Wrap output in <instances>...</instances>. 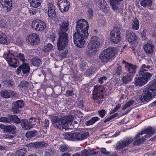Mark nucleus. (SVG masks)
<instances>
[{"instance_id":"1","label":"nucleus","mask_w":156,"mask_h":156,"mask_svg":"<svg viewBox=\"0 0 156 156\" xmlns=\"http://www.w3.org/2000/svg\"><path fill=\"white\" fill-rule=\"evenodd\" d=\"M88 22L84 19L78 20L76 22V32L73 34V41L77 47L82 48L86 44V41L89 36Z\"/></svg>"},{"instance_id":"2","label":"nucleus","mask_w":156,"mask_h":156,"mask_svg":"<svg viewBox=\"0 0 156 156\" xmlns=\"http://www.w3.org/2000/svg\"><path fill=\"white\" fill-rule=\"evenodd\" d=\"M12 48L14 47H12L8 49L3 56L10 66L16 68L19 65L18 59L22 61L23 63L25 62L26 59L23 54L21 53H19L18 54H15L12 51Z\"/></svg>"},{"instance_id":"3","label":"nucleus","mask_w":156,"mask_h":156,"mask_svg":"<svg viewBox=\"0 0 156 156\" xmlns=\"http://www.w3.org/2000/svg\"><path fill=\"white\" fill-rule=\"evenodd\" d=\"M150 68L149 65L143 64L139 70V76L135 78L134 83L136 86L141 87L145 84L150 79L152 74L148 72Z\"/></svg>"},{"instance_id":"4","label":"nucleus","mask_w":156,"mask_h":156,"mask_svg":"<svg viewBox=\"0 0 156 156\" xmlns=\"http://www.w3.org/2000/svg\"><path fill=\"white\" fill-rule=\"evenodd\" d=\"M73 116L72 115L60 117L52 115L51 116V120L53 126L57 129L62 130L65 128V125L68 122H71Z\"/></svg>"},{"instance_id":"5","label":"nucleus","mask_w":156,"mask_h":156,"mask_svg":"<svg viewBox=\"0 0 156 156\" xmlns=\"http://www.w3.org/2000/svg\"><path fill=\"white\" fill-rule=\"evenodd\" d=\"M156 95V82L149 84L144 91L140 100L142 102L147 103L150 101L152 98Z\"/></svg>"},{"instance_id":"6","label":"nucleus","mask_w":156,"mask_h":156,"mask_svg":"<svg viewBox=\"0 0 156 156\" xmlns=\"http://www.w3.org/2000/svg\"><path fill=\"white\" fill-rule=\"evenodd\" d=\"M117 52V50L115 48L109 47L102 52L99 58L102 62L106 63L111 59L113 58Z\"/></svg>"},{"instance_id":"7","label":"nucleus","mask_w":156,"mask_h":156,"mask_svg":"<svg viewBox=\"0 0 156 156\" xmlns=\"http://www.w3.org/2000/svg\"><path fill=\"white\" fill-rule=\"evenodd\" d=\"M89 136L88 132L77 131L74 133L70 132L65 134L66 140L72 141L82 140L87 138Z\"/></svg>"},{"instance_id":"8","label":"nucleus","mask_w":156,"mask_h":156,"mask_svg":"<svg viewBox=\"0 0 156 156\" xmlns=\"http://www.w3.org/2000/svg\"><path fill=\"white\" fill-rule=\"evenodd\" d=\"M105 91L103 86L99 85L94 86L92 95L93 98L95 100L96 102L100 104L103 101L104 92Z\"/></svg>"},{"instance_id":"9","label":"nucleus","mask_w":156,"mask_h":156,"mask_svg":"<svg viewBox=\"0 0 156 156\" xmlns=\"http://www.w3.org/2000/svg\"><path fill=\"white\" fill-rule=\"evenodd\" d=\"M59 36L57 42L58 49L63 50L68 45L69 40L68 35L67 33L58 34Z\"/></svg>"},{"instance_id":"10","label":"nucleus","mask_w":156,"mask_h":156,"mask_svg":"<svg viewBox=\"0 0 156 156\" xmlns=\"http://www.w3.org/2000/svg\"><path fill=\"white\" fill-rule=\"evenodd\" d=\"M110 37L111 41L113 43L116 44L119 42L122 39L120 29L117 27H114L110 32Z\"/></svg>"},{"instance_id":"11","label":"nucleus","mask_w":156,"mask_h":156,"mask_svg":"<svg viewBox=\"0 0 156 156\" xmlns=\"http://www.w3.org/2000/svg\"><path fill=\"white\" fill-rule=\"evenodd\" d=\"M100 39L98 37L92 36L89 43L87 47L88 49H92L94 51L97 50L100 46Z\"/></svg>"},{"instance_id":"12","label":"nucleus","mask_w":156,"mask_h":156,"mask_svg":"<svg viewBox=\"0 0 156 156\" xmlns=\"http://www.w3.org/2000/svg\"><path fill=\"white\" fill-rule=\"evenodd\" d=\"M31 26L32 29L37 31L43 30L46 28L45 23L41 20H34L32 21Z\"/></svg>"},{"instance_id":"13","label":"nucleus","mask_w":156,"mask_h":156,"mask_svg":"<svg viewBox=\"0 0 156 156\" xmlns=\"http://www.w3.org/2000/svg\"><path fill=\"white\" fill-rule=\"evenodd\" d=\"M57 5L59 9L62 12L67 11L69 8V3L67 0H58Z\"/></svg>"},{"instance_id":"14","label":"nucleus","mask_w":156,"mask_h":156,"mask_svg":"<svg viewBox=\"0 0 156 156\" xmlns=\"http://www.w3.org/2000/svg\"><path fill=\"white\" fill-rule=\"evenodd\" d=\"M155 133V130L154 129L152 128L151 127H149L148 128L144 130L141 131V132L139 134L136 135L134 137L135 139H136L140 138V136L144 134H146L145 136V137H148L152 136V134Z\"/></svg>"},{"instance_id":"15","label":"nucleus","mask_w":156,"mask_h":156,"mask_svg":"<svg viewBox=\"0 0 156 156\" xmlns=\"http://www.w3.org/2000/svg\"><path fill=\"white\" fill-rule=\"evenodd\" d=\"M59 28L58 30V34L66 33L69 30L68 27L69 23L68 20L67 19L63 20L59 24Z\"/></svg>"},{"instance_id":"16","label":"nucleus","mask_w":156,"mask_h":156,"mask_svg":"<svg viewBox=\"0 0 156 156\" xmlns=\"http://www.w3.org/2000/svg\"><path fill=\"white\" fill-rule=\"evenodd\" d=\"M39 37L38 35L35 33L30 34L28 37L27 42L31 45H37L39 43Z\"/></svg>"},{"instance_id":"17","label":"nucleus","mask_w":156,"mask_h":156,"mask_svg":"<svg viewBox=\"0 0 156 156\" xmlns=\"http://www.w3.org/2000/svg\"><path fill=\"white\" fill-rule=\"evenodd\" d=\"M126 37L129 43H135L137 42V36L134 33L132 32L127 30L126 32Z\"/></svg>"},{"instance_id":"18","label":"nucleus","mask_w":156,"mask_h":156,"mask_svg":"<svg viewBox=\"0 0 156 156\" xmlns=\"http://www.w3.org/2000/svg\"><path fill=\"white\" fill-rule=\"evenodd\" d=\"M0 2L4 10L6 12H9L12 9V0H1Z\"/></svg>"},{"instance_id":"19","label":"nucleus","mask_w":156,"mask_h":156,"mask_svg":"<svg viewBox=\"0 0 156 156\" xmlns=\"http://www.w3.org/2000/svg\"><path fill=\"white\" fill-rule=\"evenodd\" d=\"M21 126L23 129L25 130H29L33 127L32 122L26 119L22 120Z\"/></svg>"},{"instance_id":"20","label":"nucleus","mask_w":156,"mask_h":156,"mask_svg":"<svg viewBox=\"0 0 156 156\" xmlns=\"http://www.w3.org/2000/svg\"><path fill=\"white\" fill-rule=\"evenodd\" d=\"M20 67L18 68L17 71L19 74L21 71L24 74H29L30 72V68L29 65L27 64H24L23 63Z\"/></svg>"},{"instance_id":"21","label":"nucleus","mask_w":156,"mask_h":156,"mask_svg":"<svg viewBox=\"0 0 156 156\" xmlns=\"http://www.w3.org/2000/svg\"><path fill=\"white\" fill-rule=\"evenodd\" d=\"M144 48L145 51L148 53H152L154 49L152 43L150 42L148 43H146L144 44Z\"/></svg>"},{"instance_id":"22","label":"nucleus","mask_w":156,"mask_h":156,"mask_svg":"<svg viewBox=\"0 0 156 156\" xmlns=\"http://www.w3.org/2000/svg\"><path fill=\"white\" fill-rule=\"evenodd\" d=\"M125 66L126 69L129 72V73L133 74V73H136V66L130 63H126Z\"/></svg>"},{"instance_id":"23","label":"nucleus","mask_w":156,"mask_h":156,"mask_svg":"<svg viewBox=\"0 0 156 156\" xmlns=\"http://www.w3.org/2000/svg\"><path fill=\"white\" fill-rule=\"evenodd\" d=\"M31 7L37 8L41 5L42 2V0H28Z\"/></svg>"},{"instance_id":"24","label":"nucleus","mask_w":156,"mask_h":156,"mask_svg":"<svg viewBox=\"0 0 156 156\" xmlns=\"http://www.w3.org/2000/svg\"><path fill=\"white\" fill-rule=\"evenodd\" d=\"M133 75L132 74L128 73L127 74L123 77V82L125 84H128L131 82L132 79Z\"/></svg>"},{"instance_id":"25","label":"nucleus","mask_w":156,"mask_h":156,"mask_svg":"<svg viewBox=\"0 0 156 156\" xmlns=\"http://www.w3.org/2000/svg\"><path fill=\"white\" fill-rule=\"evenodd\" d=\"M24 102L23 100H18L13 104L14 108L19 109L23 108L24 106Z\"/></svg>"},{"instance_id":"26","label":"nucleus","mask_w":156,"mask_h":156,"mask_svg":"<svg viewBox=\"0 0 156 156\" xmlns=\"http://www.w3.org/2000/svg\"><path fill=\"white\" fill-rule=\"evenodd\" d=\"M139 21L136 18L133 19L131 23L132 29L134 30H137L139 28Z\"/></svg>"},{"instance_id":"27","label":"nucleus","mask_w":156,"mask_h":156,"mask_svg":"<svg viewBox=\"0 0 156 156\" xmlns=\"http://www.w3.org/2000/svg\"><path fill=\"white\" fill-rule=\"evenodd\" d=\"M9 118L10 122L12 121H13L14 123L17 124H19L21 123V120L17 116L14 115H9Z\"/></svg>"},{"instance_id":"28","label":"nucleus","mask_w":156,"mask_h":156,"mask_svg":"<svg viewBox=\"0 0 156 156\" xmlns=\"http://www.w3.org/2000/svg\"><path fill=\"white\" fill-rule=\"evenodd\" d=\"M141 6L144 7H147L152 4L151 0H141L140 2Z\"/></svg>"},{"instance_id":"29","label":"nucleus","mask_w":156,"mask_h":156,"mask_svg":"<svg viewBox=\"0 0 156 156\" xmlns=\"http://www.w3.org/2000/svg\"><path fill=\"white\" fill-rule=\"evenodd\" d=\"M126 147L125 144L123 141L121 140L117 142L116 145L115 149L116 150H119Z\"/></svg>"},{"instance_id":"30","label":"nucleus","mask_w":156,"mask_h":156,"mask_svg":"<svg viewBox=\"0 0 156 156\" xmlns=\"http://www.w3.org/2000/svg\"><path fill=\"white\" fill-rule=\"evenodd\" d=\"M100 119V118L97 116H95L92 118L90 120L87 121L86 123L87 126H89L93 125L96 122L98 121Z\"/></svg>"},{"instance_id":"31","label":"nucleus","mask_w":156,"mask_h":156,"mask_svg":"<svg viewBox=\"0 0 156 156\" xmlns=\"http://www.w3.org/2000/svg\"><path fill=\"white\" fill-rule=\"evenodd\" d=\"M54 49V46L51 43L45 45L43 48V50L45 52H48Z\"/></svg>"},{"instance_id":"32","label":"nucleus","mask_w":156,"mask_h":156,"mask_svg":"<svg viewBox=\"0 0 156 156\" xmlns=\"http://www.w3.org/2000/svg\"><path fill=\"white\" fill-rule=\"evenodd\" d=\"M0 43H7V40L6 35L4 33L1 31H0Z\"/></svg>"},{"instance_id":"33","label":"nucleus","mask_w":156,"mask_h":156,"mask_svg":"<svg viewBox=\"0 0 156 156\" xmlns=\"http://www.w3.org/2000/svg\"><path fill=\"white\" fill-rule=\"evenodd\" d=\"M26 150L25 148H22L16 151V156H24L26 152Z\"/></svg>"},{"instance_id":"34","label":"nucleus","mask_w":156,"mask_h":156,"mask_svg":"<svg viewBox=\"0 0 156 156\" xmlns=\"http://www.w3.org/2000/svg\"><path fill=\"white\" fill-rule=\"evenodd\" d=\"M31 62L34 66H39L42 63L40 59L37 58H33Z\"/></svg>"},{"instance_id":"35","label":"nucleus","mask_w":156,"mask_h":156,"mask_svg":"<svg viewBox=\"0 0 156 156\" xmlns=\"http://www.w3.org/2000/svg\"><path fill=\"white\" fill-rule=\"evenodd\" d=\"M133 140V138L132 137H126L123 140L126 147L128 146Z\"/></svg>"},{"instance_id":"36","label":"nucleus","mask_w":156,"mask_h":156,"mask_svg":"<svg viewBox=\"0 0 156 156\" xmlns=\"http://www.w3.org/2000/svg\"><path fill=\"white\" fill-rule=\"evenodd\" d=\"M55 152V150L53 148H50L46 150L45 154L46 156H52L53 155Z\"/></svg>"},{"instance_id":"37","label":"nucleus","mask_w":156,"mask_h":156,"mask_svg":"<svg viewBox=\"0 0 156 156\" xmlns=\"http://www.w3.org/2000/svg\"><path fill=\"white\" fill-rule=\"evenodd\" d=\"M99 5L101 9H105V11H106V7L107 4L105 2V0H100L99 2Z\"/></svg>"},{"instance_id":"38","label":"nucleus","mask_w":156,"mask_h":156,"mask_svg":"<svg viewBox=\"0 0 156 156\" xmlns=\"http://www.w3.org/2000/svg\"><path fill=\"white\" fill-rule=\"evenodd\" d=\"M48 15L51 18H54L56 16V13L55 9H48Z\"/></svg>"},{"instance_id":"39","label":"nucleus","mask_w":156,"mask_h":156,"mask_svg":"<svg viewBox=\"0 0 156 156\" xmlns=\"http://www.w3.org/2000/svg\"><path fill=\"white\" fill-rule=\"evenodd\" d=\"M29 85V83L26 81H21L18 85V87L20 88H27Z\"/></svg>"},{"instance_id":"40","label":"nucleus","mask_w":156,"mask_h":156,"mask_svg":"<svg viewBox=\"0 0 156 156\" xmlns=\"http://www.w3.org/2000/svg\"><path fill=\"white\" fill-rule=\"evenodd\" d=\"M0 122H5L6 123H10L9 115H8L6 117H0Z\"/></svg>"},{"instance_id":"41","label":"nucleus","mask_w":156,"mask_h":156,"mask_svg":"<svg viewBox=\"0 0 156 156\" xmlns=\"http://www.w3.org/2000/svg\"><path fill=\"white\" fill-rule=\"evenodd\" d=\"M135 102V101L133 100H131L127 103L124 105L122 109L123 110L126 109L127 108L132 105Z\"/></svg>"},{"instance_id":"42","label":"nucleus","mask_w":156,"mask_h":156,"mask_svg":"<svg viewBox=\"0 0 156 156\" xmlns=\"http://www.w3.org/2000/svg\"><path fill=\"white\" fill-rule=\"evenodd\" d=\"M135 102V101L133 100H131L127 103L124 105L122 109L123 110L126 109L127 108L132 105Z\"/></svg>"},{"instance_id":"43","label":"nucleus","mask_w":156,"mask_h":156,"mask_svg":"<svg viewBox=\"0 0 156 156\" xmlns=\"http://www.w3.org/2000/svg\"><path fill=\"white\" fill-rule=\"evenodd\" d=\"M36 135V132L35 131L28 132L26 134L27 137L29 138L34 137Z\"/></svg>"},{"instance_id":"44","label":"nucleus","mask_w":156,"mask_h":156,"mask_svg":"<svg viewBox=\"0 0 156 156\" xmlns=\"http://www.w3.org/2000/svg\"><path fill=\"white\" fill-rule=\"evenodd\" d=\"M1 95L3 97L5 98H9L10 97V95L9 94L8 91L5 90H2L1 92Z\"/></svg>"},{"instance_id":"45","label":"nucleus","mask_w":156,"mask_h":156,"mask_svg":"<svg viewBox=\"0 0 156 156\" xmlns=\"http://www.w3.org/2000/svg\"><path fill=\"white\" fill-rule=\"evenodd\" d=\"M16 129V127L14 125H8L6 126V131H7L8 132H11Z\"/></svg>"},{"instance_id":"46","label":"nucleus","mask_w":156,"mask_h":156,"mask_svg":"<svg viewBox=\"0 0 156 156\" xmlns=\"http://www.w3.org/2000/svg\"><path fill=\"white\" fill-rule=\"evenodd\" d=\"M46 145H47V144L44 141L36 142V148H44L46 147Z\"/></svg>"},{"instance_id":"47","label":"nucleus","mask_w":156,"mask_h":156,"mask_svg":"<svg viewBox=\"0 0 156 156\" xmlns=\"http://www.w3.org/2000/svg\"><path fill=\"white\" fill-rule=\"evenodd\" d=\"M122 72V67L120 66H118L116 68L114 72L115 75H120Z\"/></svg>"},{"instance_id":"48","label":"nucleus","mask_w":156,"mask_h":156,"mask_svg":"<svg viewBox=\"0 0 156 156\" xmlns=\"http://www.w3.org/2000/svg\"><path fill=\"white\" fill-rule=\"evenodd\" d=\"M5 82L6 84L9 87H12L14 86L15 83L12 80H7Z\"/></svg>"},{"instance_id":"49","label":"nucleus","mask_w":156,"mask_h":156,"mask_svg":"<svg viewBox=\"0 0 156 156\" xmlns=\"http://www.w3.org/2000/svg\"><path fill=\"white\" fill-rule=\"evenodd\" d=\"M145 139L144 138L138 139L133 142V144L136 145L141 144L144 142L145 141Z\"/></svg>"},{"instance_id":"50","label":"nucleus","mask_w":156,"mask_h":156,"mask_svg":"<svg viewBox=\"0 0 156 156\" xmlns=\"http://www.w3.org/2000/svg\"><path fill=\"white\" fill-rule=\"evenodd\" d=\"M87 64L85 62H82L80 64L79 67L80 69L82 71L85 70V69L87 68Z\"/></svg>"},{"instance_id":"51","label":"nucleus","mask_w":156,"mask_h":156,"mask_svg":"<svg viewBox=\"0 0 156 156\" xmlns=\"http://www.w3.org/2000/svg\"><path fill=\"white\" fill-rule=\"evenodd\" d=\"M98 23L101 26H104L106 25V23L105 19L102 17L101 18V19L100 18V20H98Z\"/></svg>"},{"instance_id":"52","label":"nucleus","mask_w":156,"mask_h":156,"mask_svg":"<svg viewBox=\"0 0 156 156\" xmlns=\"http://www.w3.org/2000/svg\"><path fill=\"white\" fill-rule=\"evenodd\" d=\"M88 154L92 155H94L98 154V152H96L92 148H89L87 149Z\"/></svg>"},{"instance_id":"53","label":"nucleus","mask_w":156,"mask_h":156,"mask_svg":"<svg viewBox=\"0 0 156 156\" xmlns=\"http://www.w3.org/2000/svg\"><path fill=\"white\" fill-rule=\"evenodd\" d=\"M98 113L99 114L100 116L103 118L105 116L106 112L104 110L102 109L100 111H98Z\"/></svg>"},{"instance_id":"54","label":"nucleus","mask_w":156,"mask_h":156,"mask_svg":"<svg viewBox=\"0 0 156 156\" xmlns=\"http://www.w3.org/2000/svg\"><path fill=\"white\" fill-rule=\"evenodd\" d=\"M101 152L102 154L105 155H107L110 154V152L106 150L105 148H102L100 149Z\"/></svg>"},{"instance_id":"55","label":"nucleus","mask_w":156,"mask_h":156,"mask_svg":"<svg viewBox=\"0 0 156 156\" xmlns=\"http://www.w3.org/2000/svg\"><path fill=\"white\" fill-rule=\"evenodd\" d=\"M74 95L73 91L72 90H68L66 91L65 96L66 97L72 96Z\"/></svg>"},{"instance_id":"56","label":"nucleus","mask_w":156,"mask_h":156,"mask_svg":"<svg viewBox=\"0 0 156 156\" xmlns=\"http://www.w3.org/2000/svg\"><path fill=\"white\" fill-rule=\"evenodd\" d=\"M81 154L82 156H90L87 149L83 150L81 151Z\"/></svg>"},{"instance_id":"57","label":"nucleus","mask_w":156,"mask_h":156,"mask_svg":"<svg viewBox=\"0 0 156 156\" xmlns=\"http://www.w3.org/2000/svg\"><path fill=\"white\" fill-rule=\"evenodd\" d=\"M121 106L120 104H118L116 105V107L111 111V114H112L117 111L120 108Z\"/></svg>"},{"instance_id":"58","label":"nucleus","mask_w":156,"mask_h":156,"mask_svg":"<svg viewBox=\"0 0 156 156\" xmlns=\"http://www.w3.org/2000/svg\"><path fill=\"white\" fill-rule=\"evenodd\" d=\"M59 148L60 151L64 152L67 149V148L66 145L63 144L60 145Z\"/></svg>"},{"instance_id":"59","label":"nucleus","mask_w":156,"mask_h":156,"mask_svg":"<svg viewBox=\"0 0 156 156\" xmlns=\"http://www.w3.org/2000/svg\"><path fill=\"white\" fill-rule=\"evenodd\" d=\"M87 14L88 17L90 18L93 15V10L92 9L89 8L88 9L87 11Z\"/></svg>"},{"instance_id":"60","label":"nucleus","mask_w":156,"mask_h":156,"mask_svg":"<svg viewBox=\"0 0 156 156\" xmlns=\"http://www.w3.org/2000/svg\"><path fill=\"white\" fill-rule=\"evenodd\" d=\"M141 35L143 40H146L147 39L146 37V32L144 31H143L142 33H141Z\"/></svg>"},{"instance_id":"61","label":"nucleus","mask_w":156,"mask_h":156,"mask_svg":"<svg viewBox=\"0 0 156 156\" xmlns=\"http://www.w3.org/2000/svg\"><path fill=\"white\" fill-rule=\"evenodd\" d=\"M48 9H54L55 6L53 3L51 2H49L48 5Z\"/></svg>"},{"instance_id":"62","label":"nucleus","mask_w":156,"mask_h":156,"mask_svg":"<svg viewBox=\"0 0 156 156\" xmlns=\"http://www.w3.org/2000/svg\"><path fill=\"white\" fill-rule=\"evenodd\" d=\"M6 21L5 19H2L0 20V26L5 27L6 26Z\"/></svg>"},{"instance_id":"63","label":"nucleus","mask_w":156,"mask_h":156,"mask_svg":"<svg viewBox=\"0 0 156 156\" xmlns=\"http://www.w3.org/2000/svg\"><path fill=\"white\" fill-rule=\"evenodd\" d=\"M107 79V77L105 76H103L100 77L98 80L99 83L102 84L103 83L104 80H106Z\"/></svg>"},{"instance_id":"64","label":"nucleus","mask_w":156,"mask_h":156,"mask_svg":"<svg viewBox=\"0 0 156 156\" xmlns=\"http://www.w3.org/2000/svg\"><path fill=\"white\" fill-rule=\"evenodd\" d=\"M56 36L55 34L52 33L50 35V38L52 42L54 43V41L56 38Z\"/></svg>"}]
</instances>
